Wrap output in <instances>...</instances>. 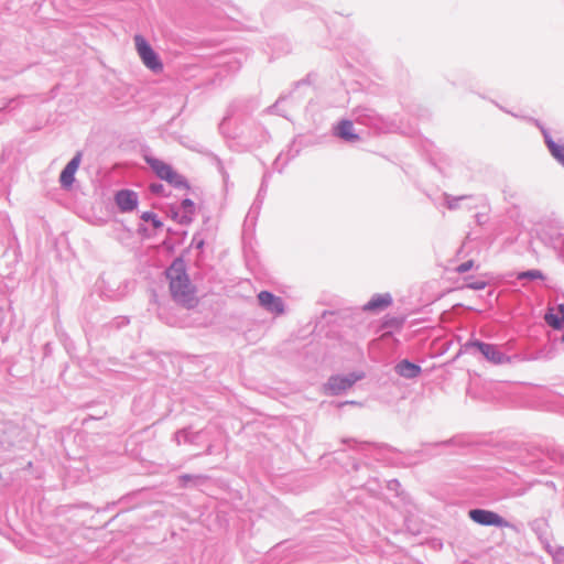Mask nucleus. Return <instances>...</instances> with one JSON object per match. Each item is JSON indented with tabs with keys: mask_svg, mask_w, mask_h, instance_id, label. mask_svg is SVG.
<instances>
[{
	"mask_svg": "<svg viewBox=\"0 0 564 564\" xmlns=\"http://www.w3.org/2000/svg\"><path fill=\"white\" fill-rule=\"evenodd\" d=\"M166 279L170 282V292L172 299L186 308H192L197 304L195 288L191 283L182 259H175L165 271Z\"/></svg>",
	"mask_w": 564,
	"mask_h": 564,
	"instance_id": "obj_1",
	"label": "nucleus"
},
{
	"mask_svg": "<svg viewBox=\"0 0 564 564\" xmlns=\"http://www.w3.org/2000/svg\"><path fill=\"white\" fill-rule=\"evenodd\" d=\"M144 160L160 180L165 181L174 188L189 189L187 180L177 173L171 164L154 156H145Z\"/></svg>",
	"mask_w": 564,
	"mask_h": 564,
	"instance_id": "obj_2",
	"label": "nucleus"
},
{
	"mask_svg": "<svg viewBox=\"0 0 564 564\" xmlns=\"http://www.w3.org/2000/svg\"><path fill=\"white\" fill-rule=\"evenodd\" d=\"M465 351L471 354H480L484 358L494 365H503L510 361L498 345L481 341L479 339H469L464 345Z\"/></svg>",
	"mask_w": 564,
	"mask_h": 564,
	"instance_id": "obj_3",
	"label": "nucleus"
},
{
	"mask_svg": "<svg viewBox=\"0 0 564 564\" xmlns=\"http://www.w3.org/2000/svg\"><path fill=\"white\" fill-rule=\"evenodd\" d=\"M134 41L135 50L143 65L154 74L161 73L163 70V63L159 54L147 41V37H134Z\"/></svg>",
	"mask_w": 564,
	"mask_h": 564,
	"instance_id": "obj_4",
	"label": "nucleus"
},
{
	"mask_svg": "<svg viewBox=\"0 0 564 564\" xmlns=\"http://www.w3.org/2000/svg\"><path fill=\"white\" fill-rule=\"evenodd\" d=\"M468 517L482 527L512 528L513 525L492 510L474 508L468 511Z\"/></svg>",
	"mask_w": 564,
	"mask_h": 564,
	"instance_id": "obj_5",
	"label": "nucleus"
},
{
	"mask_svg": "<svg viewBox=\"0 0 564 564\" xmlns=\"http://www.w3.org/2000/svg\"><path fill=\"white\" fill-rule=\"evenodd\" d=\"M364 378V373L350 372L345 376H332L325 384V391L330 395H338L350 389L357 381Z\"/></svg>",
	"mask_w": 564,
	"mask_h": 564,
	"instance_id": "obj_6",
	"label": "nucleus"
},
{
	"mask_svg": "<svg viewBox=\"0 0 564 564\" xmlns=\"http://www.w3.org/2000/svg\"><path fill=\"white\" fill-rule=\"evenodd\" d=\"M115 203L121 213H131L138 207L139 197L134 191L123 188L116 192Z\"/></svg>",
	"mask_w": 564,
	"mask_h": 564,
	"instance_id": "obj_7",
	"label": "nucleus"
},
{
	"mask_svg": "<svg viewBox=\"0 0 564 564\" xmlns=\"http://www.w3.org/2000/svg\"><path fill=\"white\" fill-rule=\"evenodd\" d=\"M354 120L360 124L379 129L381 117L371 108L359 106L352 111Z\"/></svg>",
	"mask_w": 564,
	"mask_h": 564,
	"instance_id": "obj_8",
	"label": "nucleus"
},
{
	"mask_svg": "<svg viewBox=\"0 0 564 564\" xmlns=\"http://www.w3.org/2000/svg\"><path fill=\"white\" fill-rule=\"evenodd\" d=\"M257 297L259 305L267 312L276 315L284 313L283 300L280 296L274 295L272 292L261 291Z\"/></svg>",
	"mask_w": 564,
	"mask_h": 564,
	"instance_id": "obj_9",
	"label": "nucleus"
},
{
	"mask_svg": "<svg viewBox=\"0 0 564 564\" xmlns=\"http://www.w3.org/2000/svg\"><path fill=\"white\" fill-rule=\"evenodd\" d=\"M83 153L76 152L59 174V184L63 188H69L75 182V173L82 162Z\"/></svg>",
	"mask_w": 564,
	"mask_h": 564,
	"instance_id": "obj_10",
	"label": "nucleus"
},
{
	"mask_svg": "<svg viewBox=\"0 0 564 564\" xmlns=\"http://www.w3.org/2000/svg\"><path fill=\"white\" fill-rule=\"evenodd\" d=\"M335 137L346 143H356L360 141V135L355 132L351 120L343 119L333 129Z\"/></svg>",
	"mask_w": 564,
	"mask_h": 564,
	"instance_id": "obj_11",
	"label": "nucleus"
},
{
	"mask_svg": "<svg viewBox=\"0 0 564 564\" xmlns=\"http://www.w3.org/2000/svg\"><path fill=\"white\" fill-rule=\"evenodd\" d=\"M541 132L544 139V143L553 159L562 166H564V139L554 141L549 130L545 128H541Z\"/></svg>",
	"mask_w": 564,
	"mask_h": 564,
	"instance_id": "obj_12",
	"label": "nucleus"
},
{
	"mask_svg": "<svg viewBox=\"0 0 564 564\" xmlns=\"http://www.w3.org/2000/svg\"><path fill=\"white\" fill-rule=\"evenodd\" d=\"M392 302L393 300L390 293H376L362 306V310L365 312L379 313L388 308Z\"/></svg>",
	"mask_w": 564,
	"mask_h": 564,
	"instance_id": "obj_13",
	"label": "nucleus"
},
{
	"mask_svg": "<svg viewBox=\"0 0 564 564\" xmlns=\"http://www.w3.org/2000/svg\"><path fill=\"white\" fill-rule=\"evenodd\" d=\"M544 319L553 328V332H562L564 328V304L561 303L549 308Z\"/></svg>",
	"mask_w": 564,
	"mask_h": 564,
	"instance_id": "obj_14",
	"label": "nucleus"
},
{
	"mask_svg": "<svg viewBox=\"0 0 564 564\" xmlns=\"http://www.w3.org/2000/svg\"><path fill=\"white\" fill-rule=\"evenodd\" d=\"M182 212H173V218L181 225H189L195 213V204L191 198H184L181 202Z\"/></svg>",
	"mask_w": 564,
	"mask_h": 564,
	"instance_id": "obj_15",
	"label": "nucleus"
},
{
	"mask_svg": "<svg viewBox=\"0 0 564 564\" xmlns=\"http://www.w3.org/2000/svg\"><path fill=\"white\" fill-rule=\"evenodd\" d=\"M395 372L405 379H414L417 378L421 372L422 368L409 359H403L399 361L394 367Z\"/></svg>",
	"mask_w": 564,
	"mask_h": 564,
	"instance_id": "obj_16",
	"label": "nucleus"
},
{
	"mask_svg": "<svg viewBox=\"0 0 564 564\" xmlns=\"http://www.w3.org/2000/svg\"><path fill=\"white\" fill-rule=\"evenodd\" d=\"M254 137L248 139L243 142V145L247 148H258L261 144L265 143L269 139L268 131L260 124L253 127Z\"/></svg>",
	"mask_w": 564,
	"mask_h": 564,
	"instance_id": "obj_17",
	"label": "nucleus"
},
{
	"mask_svg": "<svg viewBox=\"0 0 564 564\" xmlns=\"http://www.w3.org/2000/svg\"><path fill=\"white\" fill-rule=\"evenodd\" d=\"M208 480V476L206 475H191L183 474L178 476V486L181 488H187L189 486L198 487L205 484Z\"/></svg>",
	"mask_w": 564,
	"mask_h": 564,
	"instance_id": "obj_18",
	"label": "nucleus"
},
{
	"mask_svg": "<svg viewBox=\"0 0 564 564\" xmlns=\"http://www.w3.org/2000/svg\"><path fill=\"white\" fill-rule=\"evenodd\" d=\"M200 432L193 433L189 427H184L174 433V441L177 445L182 442L195 444Z\"/></svg>",
	"mask_w": 564,
	"mask_h": 564,
	"instance_id": "obj_19",
	"label": "nucleus"
},
{
	"mask_svg": "<svg viewBox=\"0 0 564 564\" xmlns=\"http://www.w3.org/2000/svg\"><path fill=\"white\" fill-rule=\"evenodd\" d=\"M289 98H293V91L288 95H281L273 105L267 108V112L274 113L288 119L286 112L284 109H282L281 105Z\"/></svg>",
	"mask_w": 564,
	"mask_h": 564,
	"instance_id": "obj_20",
	"label": "nucleus"
},
{
	"mask_svg": "<svg viewBox=\"0 0 564 564\" xmlns=\"http://www.w3.org/2000/svg\"><path fill=\"white\" fill-rule=\"evenodd\" d=\"M473 195H462V196H453L447 193H444L445 205L448 209L454 210L459 208V203L465 199H473Z\"/></svg>",
	"mask_w": 564,
	"mask_h": 564,
	"instance_id": "obj_21",
	"label": "nucleus"
},
{
	"mask_svg": "<svg viewBox=\"0 0 564 564\" xmlns=\"http://www.w3.org/2000/svg\"><path fill=\"white\" fill-rule=\"evenodd\" d=\"M270 177H271V173L270 172H265L263 177H262V182H261L260 188L258 191L256 200H254V203L252 205V208H259L260 205L262 204L263 197H264V195L267 193L268 181H269Z\"/></svg>",
	"mask_w": 564,
	"mask_h": 564,
	"instance_id": "obj_22",
	"label": "nucleus"
},
{
	"mask_svg": "<svg viewBox=\"0 0 564 564\" xmlns=\"http://www.w3.org/2000/svg\"><path fill=\"white\" fill-rule=\"evenodd\" d=\"M517 279L520 281H522V280H529V281L543 280L544 274L542 273V271H540L538 269H530L527 271L519 272L517 274Z\"/></svg>",
	"mask_w": 564,
	"mask_h": 564,
	"instance_id": "obj_23",
	"label": "nucleus"
},
{
	"mask_svg": "<svg viewBox=\"0 0 564 564\" xmlns=\"http://www.w3.org/2000/svg\"><path fill=\"white\" fill-rule=\"evenodd\" d=\"M545 456L547 457L549 460L553 463H564V449H562L561 447L554 446L546 448Z\"/></svg>",
	"mask_w": 564,
	"mask_h": 564,
	"instance_id": "obj_24",
	"label": "nucleus"
},
{
	"mask_svg": "<svg viewBox=\"0 0 564 564\" xmlns=\"http://www.w3.org/2000/svg\"><path fill=\"white\" fill-rule=\"evenodd\" d=\"M140 218L143 221L151 223V225L153 226L154 229H160V228L163 227V223L158 217V215L155 213H153V212H143L141 214Z\"/></svg>",
	"mask_w": 564,
	"mask_h": 564,
	"instance_id": "obj_25",
	"label": "nucleus"
},
{
	"mask_svg": "<svg viewBox=\"0 0 564 564\" xmlns=\"http://www.w3.org/2000/svg\"><path fill=\"white\" fill-rule=\"evenodd\" d=\"M487 286V282L482 279H475L473 276L466 278V288L470 290H484Z\"/></svg>",
	"mask_w": 564,
	"mask_h": 564,
	"instance_id": "obj_26",
	"label": "nucleus"
},
{
	"mask_svg": "<svg viewBox=\"0 0 564 564\" xmlns=\"http://www.w3.org/2000/svg\"><path fill=\"white\" fill-rule=\"evenodd\" d=\"M208 156H210L213 159V161L215 162V165L218 170V172L221 174L223 176V180L225 183H227V180L229 177L228 173L226 172L225 170V166H224V163L223 161L220 160L219 156H217L216 154L212 153V152H208L207 153Z\"/></svg>",
	"mask_w": 564,
	"mask_h": 564,
	"instance_id": "obj_27",
	"label": "nucleus"
},
{
	"mask_svg": "<svg viewBox=\"0 0 564 564\" xmlns=\"http://www.w3.org/2000/svg\"><path fill=\"white\" fill-rule=\"evenodd\" d=\"M530 464H532V469L535 471L553 473L552 471L553 466H551L549 463H546L544 460H535V462H531Z\"/></svg>",
	"mask_w": 564,
	"mask_h": 564,
	"instance_id": "obj_28",
	"label": "nucleus"
},
{
	"mask_svg": "<svg viewBox=\"0 0 564 564\" xmlns=\"http://www.w3.org/2000/svg\"><path fill=\"white\" fill-rule=\"evenodd\" d=\"M149 191L153 194V195H156V196H162V197H166L167 194L165 192V187L163 184L161 183H151L149 185Z\"/></svg>",
	"mask_w": 564,
	"mask_h": 564,
	"instance_id": "obj_29",
	"label": "nucleus"
},
{
	"mask_svg": "<svg viewBox=\"0 0 564 564\" xmlns=\"http://www.w3.org/2000/svg\"><path fill=\"white\" fill-rule=\"evenodd\" d=\"M549 552L552 554L555 564H564V547H558L554 552L549 550Z\"/></svg>",
	"mask_w": 564,
	"mask_h": 564,
	"instance_id": "obj_30",
	"label": "nucleus"
},
{
	"mask_svg": "<svg viewBox=\"0 0 564 564\" xmlns=\"http://www.w3.org/2000/svg\"><path fill=\"white\" fill-rule=\"evenodd\" d=\"M474 267V261L473 260H467L463 263H460L457 268H456V271L458 273H466L468 272L471 268Z\"/></svg>",
	"mask_w": 564,
	"mask_h": 564,
	"instance_id": "obj_31",
	"label": "nucleus"
},
{
	"mask_svg": "<svg viewBox=\"0 0 564 564\" xmlns=\"http://www.w3.org/2000/svg\"><path fill=\"white\" fill-rule=\"evenodd\" d=\"M401 487V484L397 479H391L387 482V488L390 491H394L397 496H399V488Z\"/></svg>",
	"mask_w": 564,
	"mask_h": 564,
	"instance_id": "obj_32",
	"label": "nucleus"
},
{
	"mask_svg": "<svg viewBox=\"0 0 564 564\" xmlns=\"http://www.w3.org/2000/svg\"><path fill=\"white\" fill-rule=\"evenodd\" d=\"M452 444V440L442 441V442H435V443H426L423 444V447L427 448H434V447H441V446H448Z\"/></svg>",
	"mask_w": 564,
	"mask_h": 564,
	"instance_id": "obj_33",
	"label": "nucleus"
},
{
	"mask_svg": "<svg viewBox=\"0 0 564 564\" xmlns=\"http://www.w3.org/2000/svg\"><path fill=\"white\" fill-rule=\"evenodd\" d=\"M311 85V74H308L305 78L296 82L294 84V89H297L300 87H308Z\"/></svg>",
	"mask_w": 564,
	"mask_h": 564,
	"instance_id": "obj_34",
	"label": "nucleus"
},
{
	"mask_svg": "<svg viewBox=\"0 0 564 564\" xmlns=\"http://www.w3.org/2000/svg\"><path fill=\"white\" fill-rule=\"evenodd\" d=\"M226 127H227V118H225V119L220 122V124H219V131H220V133H221V134H224V135H226V137H228V138H232V139H235V138H236L235 135H230L229 133H227V131H226Z\"/></svg>",
	"mask_w": 564,
	"mask_h": 564,
	"instance_id": "obj_35",
	"label": "nucleus"
},
{
	"mask_svg": "<svg viewBox=\"0 0 564 564\" xmlns=\"http://www.w3.org/2000/svg\"><path fill=\"white\" fill-rule=\"evenodd\" d=\"M553 339L564 346V328L562 332H554Z\"/></svg>",
	"mask_w": 564,
	"mask_h": 564,
	"instance_id": "obj_36",
	"label": "nucleus"
},
{
	"mask_svg": "<svg viewBox=\"0 0 564 564\" xmlns=\"http://www.w3.org/2000/svg\"><path fill=\"white\" fill-rule=\"evenodd\" d=\"M272 40V43H270L269 45H280V44H283L284 42V37H278V36H274V37H270Z\"/></svg>",
	"mask_w": 564,
	"mask_h": 564,
	"instance_id": "obj_37",
	"label": "nucleus"
},
{
	"mask_svg": "<svg viewBox=\"0 0 564 564\" xmlns=\"http://www.w3.org/2000/svg\"><path fill=\"white\" fill-rule=\"evenodd\" d=\"M280 159H281V154L275 159V161H274V163H273L274 169H275L279 173H281V172H282L283 166L286 164V162H285L284 164H282V166H281V167H279Z\"/></svg>",
	"mask_w": 564,
	"mask_h": 564,
	"instance_id": "obj_38",
	"label": "nucleus"
},
{
	"mask_svg": "<svg viewBox=\"0 0 564 564\" xmlns=\"http://www.w3.org/2000/svg\"><path fill=\"white\" fill-rule=\"evenodd\" d=\"M414 456H416L417 458H422L424 456H430V454H427L425 449H420L414 452Z\"/></svg>",
	"mask_w": 564,
	"mask_h": 564,
	"instance_id": "obj_39",
	"label": "nucleus"
},
{
	"mask_svg": "<svg viewBox=\"0 0 564 564\" xmlns=\"http://www.w3.org/2000/svg\"><path fill=\"white\" fill-rule=\"evenodd\" d=\"M15 101H17L15 99L9 100V102L4 106V109H7V110L13 109L15 107L14 106Z\"/></svg>",
	"mask_w": 564,
	"mask_h": 564,
	"instance_id": "obj_40",
	"label": "nucleus"
},
{
	"mask_svg": "<svg viewBox=\"0 0 564 564\" xmlns=\"http://www.w3.org/2000/svg\"><path fill=\"white\" fill-rule=\"evenodd\" d=\"M228 65L230 66V68L232 69H238L239 68V63L237 61H229L228 62Z\"/></svg>",
	"mask_w": 564,
	"mask_h": 564,
	"instance_id": "obj_41",
	"label": "nucleus"
},
{
	"mask_svg": "<svg viewBox=\"0 0 564 564\" xmlns=\"http://www.w3.org/2000/svg\"><path fill=\"white\" fill-rule=\"evenodd\" d=\"M204 454L205 455H212L213 454V445L212 444H209L207 446V448L205 449Z\"/></svg>",
	"mask_w": 564,
	"mask_h": 564,
	"instance_id": "obj_42",
	"label": "nucleus"
},
{
	"mask_svg": "<svg viewBox=\"0 0 564 564\" xmlns=\"http://www.w3.org/2000/svg\"><path fill=\"white\" fill-rule=\"evenodd\" d=\"M345 404H351V405H355V404H358V402H356V401H346V402H344V403H340L339 405L341 406V405H345Z\"/></svg>",
	"mask_w": 564,
	"mask_h": 564,
	"instance_id": "obj_43",
	"label": "nucleus"
},
{
	"mask_svg": "<svg viewBox=\"0 0 564 564\" xmlns=\"http://www.w3.org/2000/svg\"><path fill=\"white\" fill-rule=\"evenodd\" d=\"M203 246H204V241L203 240L198 241L197 245H196L197 248H202Z\"/></svg>",
	"mask_w": 564,
	"mask_h": 564,
	"instance_id": "obj_44",
	"label": "nucleus"
},
{
	"mask_svg": "<svg viewBox=\"0 0 564 564\" xmlns=\"http://www.w3.org/2000/svg\"><path fill=\"white\" fill-rule=\"evenodd\" d=\"M143 230H145V228L143 226H140L138 229L139 232H142Z\"/></svg>",
	"mask_w": 564,
	"mask_h": 564,
	"instance_id": "obj_45",
	"label": "nucleus"
},
{
	"mask_svg": "<svg viewBox=\"0 0 564 564\" xmlns=\"http://www.w3.org/2000/svg\"><path fill=\"white\" fill-rule=\"evenodd\" d=\"M129 319L123 318L122 324H128Z\"/></svg>",
	"mask_w": 564,
	"mask_h": 564,
	"instance_id": "obj_46",
	"label": "nucleus"
}]
</instances>
